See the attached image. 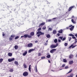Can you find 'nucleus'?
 <instances>
[{
    "instance_id": "nucleus-1",
    "label": "nucleus",
    "mask_w": 77,
    "mask_h": 77,
    "mask_svg": "<svg viewBox=\"0 0 77 77\" xmlns=\"http://www.w3.org/2000/svg\"><path fill=\"white\" fill-rule=\"evenodd\" d=\"M28 74H29V73H28V72H25L23 73V76H26L28 75Z\"/></svg>"
},
{
    "instance_id": "nucleus-5",
    "label": "nucleus",
    "mask_w": 77,
    "mask_h": 77,
    "mask_svg": "<svg viewBox=\"0 0 77 77\" xmlns=\"http://www.w3.org/2000/svg\"><path fill=\"white\" fill-rule=\"evenodd\" d=\"M14 60H15V58H13L12 59H8V60L9 62H12V61H14Z\"/></svg>"
},
{
    "instance_id": "nucleus-62",
    "label": "nucleus",
    "mask_w": 77,
    "mask_h": 77,
    "mask_svg": "<svg viewBox=\"0 0 77 77\" xmlns=\"http://www.w3.org/2000/svg\"><path fill=\"white\" fill-rule=\"evenodd\" d=\"M35 42L36 43V42H38V41H35Z\"/></svg>"
},
{
    "instance_id": "nucleus-36",
    "label": "nucleus",
    "mask_w": 77,
    "mask_h": 77,
    "mask_svg": "<svg viewBox=\"0 0 77 77\" xmlns=\"http://www.w3.org/2000/svg\"><path fill=\"white\" fill-rule=\"evenodd\" d=\"M69 36H72V37L73 36H74V35H73L72 34H69Z\"/></svg>"
},
{
    "instance_id": "nucleus-55",
    "label": "nucleus",
    "mask_w": 77,
    "mask_h": 77,
    "mask_svg": "<svg viewBox=\"0 0 77 77\" xmlns=\"http://www.w3.org/2000/svg\"><path fill=\"white\" fill-rule=\"evenodd\" d=\"M57 36H60V34H59V33H58V34H57Z\"/></svg>"
},
{
    "instance_id": "nucleus-50",
    "label": "nucleus",
    "mask_w": 77,
    "mask_h": 77,
    "mask_svg": "<svg viewBox=\"0 0 77 77\" xmlns=\"http://www.w3.org/2000/svg\"><path fill=\"white\" fill-rule=\"evenodd\" d=\"M48 22H50V21H51V19H49L48 20Z\"/></svg>"
},
{
    "instance_id": "nucleus-51",
    "label": "nucleus",
    "mask_w": 77,
    "mask_h": 77,
    "mask_svg": "<svg viewBox=\"0 0 77 77\" xmlns=\"http://www.w3.org/2000/svg\"><path fill=\"white\" fill-rule=\"evenodd\" d=\"M58 41L59 42H61V40H60V39H58Z\"/></svg>"
},
{
    "instance_id": "nucleus-54",
    "label": "nucleus",
    "mask_w": 77,
    "mask_h": 77,
    "mask_svg": "<svg viewBox=\"0 0 77 77\" xmlns=\"http://www.w3.org/2000/svg\"><path fill=\"white\" fill-rule=\"evenodd\" d=\"M40 35H41V34H38V35H37V36L38 37H39V36H40Z\"/></svg>"
},
{
    "instance_id": "nucleus-44",
    "label": "nucleus",
    "mask_w": 77,
    "mask_h": 77,
    "mask_svg": "<svg viewBox=\"0 0 77 77\" xmlns=\"http://www.w3.org/2000/svg\"><path fill=\"white\" fill-rule=\"evenodd\" d=\"M71 37H69V41H71Z\"/></svg>"
},
{
    "instance_id": "nucleus-8",
    "label": "nucleus",
    "mask_w": 77,
    "mask_h": 77,
    "mask_svg": "<svg viewBox=\"0 0 77 77\" xmlns=\"http://www.w3.org/2000/svg\"><path fill=\"white\" fill-rule=\"evenodd\" d=\"M27 36H28V35L25 34L23 36H21V38H23V37H24V38H27Z\"/></svg>"
},
{
    "instance_id": "nucleus-3",
    "label": "nucleus",
    "mask_w": 77,
    "mask_h": 77,
    "mask_svg": "<svg viewBox=\"0 0 77 77\" xmlns=\"http://www.w3.org/2000/svg\"><path fill=\"white\" fill-rule=\"evenodd\" d=\"M37 34H40L41 35H44V32H42L41 31H39L37 32Z\"/></svg>"
},
{
    "instance_id": "nucleus-22",
    "label": "nucleus",
    "mask_w": 77,
    "mask_h": 77,
    "mask_svg": "<svg viewBox=\"0 0 77 77\" xmlns=\"http://www.w3.org/2000/svg\"><path fill=\"white\" fill-rule=\"evenodd\" d=\"M72 69H70V70L69 71V72H68V73H67V74H69V73H70L71 72H72Z\"/></svg>"
},
{
    "instance_id": "nucleus-64",
    "label": "nucleus",
    "mask_w": 77,
    "mask_h": 77,
    "mask_svg": "<svg viewBox=\"0 0 77 77\" xmlns=\"http://www.w3.org/2000/svg\"><path fill=\"white\" fill-rule=\"evenodd\" d=\"M45 45H47V43H45Z\"/></svg>"
},
{
    "instance_id": "nucleus-43",
    "label": "nucleus",
    "mask_w": 77,
    "mask_h": 77,
    "mask_svg": "<svg viewBox=\"0 0 77 77\" xmlns=\"http://www.w3.org/2000/svg\"><path fill=\"white\" fill-rule=\"evenodd\" d=\"M52 30V29L51 28H49L48 29V30H50V31H51Z\"/></svg>"
},
{
    "instance_id": "nucleus-26",
    "label": "nucleus",
    "mask_w": 77,
    "mask_h": 77,
    "mask_svg": "<svg viewBox=\"0 0 77 77\" xmlns=\"http://www.w3.org/2000/svg\"><path fill=\"white\" fill-rule=\"evenodd\" d=\"M54 42H55V43H57V39H55L54 40Z\"/></svg>"
},
{
    "instance_id": "nucleus-23",
    "label": "nucleus",
    "mask_w": 77,
    "mask_h": 77,
    "mask_svg": "<svg viewBox=\"0 0 77 77\" xmlns=\"http://www.w3.org/2000/svg\"><path fill=\"white\" fill-rule=\"evenodd\" d=\"M18 46L17 45H15L14 46V48L15 49H18Z\"/></svg>"
},
{
    "instance_id": "nucleus-11",
    "label": "nucleus",
    "mask_w": 77,
    "mask_h": 77,
    "mask_svg": "<svg viewBox=\"0 0 77 77\" xmlns=\"http://www.w3.org/2000/svg\"><path fill=\"white\" fill-rule=\"evenodd\" d=\"M74 28V26H72V27L71 28L69 29L70 30H71V31H72Z\"/></svg>"
},
{
    "instance_id": "nucleus-15",
    "label": "nucleus",
    "mask_w": 77,
    "mask_h": 77,
    "mask_svg": "<svg viewBox=\"0 0 77 77\" xmlns=\"http://www.w3.org/2000/svg\"><path fill=\"white\" fill-rule=\"evenodd\" d=\"M35 35V33L34 32H32L30 34L31 36H33Z\"/></svg>"
},
{
    "instance_id": "nucleus-27",
    "label": "nucleus",
    "mask_w": 77,
    "mask_h": 77,
    "mask_svg": "<svg viewBox=\"0 0 77 77\" xmlns=\"http://www.w3.org/2000/svg\"><path fill=\"white\" fill-rule=\"evenodd\" d=\"M72 22L73 23H74V24H75V23H76V22H75L74 21V20L72 19Z\"/></svg>"
},
{
    "instance_id": "nucleus-4",
    "label": "nucleus",
    "mask_w": 77,
    "mask_h": 77,
    "mask_svg": "<svg viewBox=\"0 0 77 77\" xmlns=\"http://www.w3.org/2000/svg\"><path fill=\"white\" fill-rule=\"evenodd\" d=\"M77 46V45H75V46L73 45V44L72 45H70L69 47V48H75V47Z\"/></svg>"
},
{
    "instance_id": "nucleus-10",
    "label": "nucleus",
    "mask_w": 77,
    "mask_h": 77,
    "mask_svg": "<svg viewBox=\"0 0 77 77\" xmlns=\"http://www.w3.org/2000/svg\"><path fill=\"white\" fill-rule=\"evenodd\" d=\"M74 7H75V6H73L70 7L68 10V11H70L72 9L74 8Z\"/></svg>"
},
{
    "instance_id": "nucleus-47",
    "label": "nucleus",
    "mask_w": 77,
    "mask_h": 77,
    "mask_svg": "<svg viewBox=\"0 0 77 77\" xmlns=\"http://www.w3.org/2000/svg\"><path fill=\"white\" fill-rule=\"evenodd\" d=\"M41 30V28H40L38 30V31H40V30Z\"/></svg>"
},
{
    "instance_id": "nucleus-49",
    "label": "nucleus",
    "mask_w": 77,
    "mask_h": 77,
    "mask_svg": "<svg viewBox=\"0 0 77 77\" xmlns=\"http://www.w3.org/2000/svg\"><path fill=\"white\" fill-rule=\"evenodd\" d=\"M75 42L74 43H76V42H77V39L76 38H75Z\"/></svg>"
},
{
    "instance_id": "nucleus-30",
    "label": "nucleus",
    "mask_w": 77,
    "mask_h": 77,
    "mask_svg": "<svg viewBox=\"0 0 77 77\" xmlns=\"http://www.w3.org/2000/svg\"><path fill=\"white\" fill-rule=\"evenodd\" d=\"M13 71L14 70H13V69H11L9 70V72H13Z\"/></svg>"
},
{
    "instance_id": "nucleus-58",
    "label": "nucleus",
    "mask_w": 77,
    "mask_h": 77,
    "mask_svg": "<svg viewBox=\"0 0 77 77\" xmlns=\"http://www.w3.org/2000/svg\"><path fill=\"white\" fill-rule=\"evenodd\" d=\"M5 34H3L2 35L3 36H5Z\"/></svg>"
},
{
    "instance_id": "nucleus-59",
    "label": "nucleus",
    "mask_w": 77,
    "mask_h": 77,
    "mask_svg": "<svg viewBox=\"0 0 77 77\" xmlns=\"http://www.w3.org/2000/svg\"><path fill=\"white\" fill-rule=\"evenodd\" d=\"M69 29V27H67L66 28V29Z\"/></svg>"
},
{
    "instance_id": "nucleus-48",
    "label": "nucleus",
    "mask_w": 77,
    "mask_h": 77,
    "mask_svg": "<svg viewBox=\"0 0 77 77\" xmlns=\"http://www.w3.org/2000/svg\"><path fill=\"white\" fill-rule=\"evenodd\" d=\"M45 57H41V59H45Z\"/></svg>"
},
{
    "instance_id": "nucleus-37",
    "label": "nucleus",
    "mask_w": 77,
    "mask_h": 77,
    "mask_svg": "<svg viewBox=\"0 0 77 77\" xmlns=\"http://www.w3.org/2000/svg\"><path fill=\"white\" fill-rule=\"evenodd\" d=\"M59 38H60L61 39V40H62V39L63 38V37H60Z\"/></svg>"
},
{
    "instance_id": "nucleus-33",
    "label": "nucleus",
    "mask_w": 77,
    "mask_h": 77,
    "mask_svg": "<svg viewBox=\"0 0 77 77\" xmlns=\"http://www.w3.org/2000/svg\"><path fill=\"white\" fill-rule=\"evenodd\" d=\"M38 56H42V54H41V53H39L38 54Z\"/></svg>"
},
{
    "instance_id": "nucleus-6",
    "label": "nucleus",
    "mask_w": 77,
    "mask_h": 77,
    "mask_svg": "<svg viewBox=\"0 0 77 77\" xmlns=\"http://www.w3.org/2000/svg\"><path fill=\"white\" fill-rule=\"evenodd\" d=\"M56 45H51L50 48H56Z\"/></svg>"
},
{
    "instance_id": "nucleus-57",
    "label": "nucleus",
    "mask_w": 77,
    "mask_h": 77,
    "mask_svg": "<svg viewBox=\"0 0 77 77\" xmlns=\"http://www.w3.org/2000/svg\"><path fill=\"white\" fill-rule=\"evenodd\" d=\"M57 18H53L52 20H55V19H56Z\"/></svg>"
},
{
    "instance_id": "nucleus-25",
    "label": "nucleus",
    "mask_w": 77,
    "mask_h": 77,
    "mask_svg": "<svg viewBox=\"0 0 77 77\" xmlns=\"http://www.w3.org/2000/svg\"><path fill=\"white\" fill-rule=\"evenodd\" d=\"M72 57H73V55H70L69 56V58H70V59H71V58Z\"/></svg>"
},
{
    "instance_id": "nucleus-24",
    "label": "nucleus",
    "mask_w": 77,
    "mask_h": 77,
    "mask_svg": "<svg viewBox=\"0 0 77 77\" xmlns=\"http://www.w3.org/2000/svg\"><path fill=\"white\" fill-rule=\"evenodd\" d=\"M8 55L9 56H12V54L11 53H8Z\"/></svg>"
},
{
    "instance_id": "nucleus-40",
    "label": "nucleus",
    "mask_w": 77,
    "mask_h": 77,
    "mask_svg": "<svg viewBox=\"0 0 77 77\" xmlns=\"http://www.w3.org/2000/svg\"><path fill=\"white\" fill-rule=\"evenodd\" d=\"M65 64H63L62 66V67L63 68V67H65Z\"/></svg>"
},
{
    "instance_id": "nucleus-14",
    "label": "nucleus",
    "mask_w": 77,
    "mask_h": 77,
    "mask_svg": "<svg viewBox=\"0 0 77 77\" xmlns=\"http://www.w3.org/2000/svg\"><path fill=\"white\" fill-rule=\"evenodd\" d=\"M58 33H63V30L62 29H60L58 31Z\"/></svg>"
},
{
    "instance_id": "nucleus-17",
    "label": "nucleus",
    "mask_w": 77,
    "mask_h": 77,
    "mask_svg": "<svg viewBox=\"0 0 77 77\" xmlns=\"http://www.w3.org/2000/svg\"><path fill=\"white\" fill-rule=\"evenodd\" d=\"M45 22L41 23L39 25V27H40L41 26H43V25H44V24H45Z\"/></svg>"
},
{
    "instance_id": "nucleus-32",
    "label": "nucleus",
    "mask_w": 77,
    "mask_h": 77,
    "mask_svg": "<svg viewBox=\"0 0 77 77\" xmlns=\"http://www.w3.org/2000/svg\"><path fill=\"white\" fill-rule=\"evenodd\" d=\"M70 76L71 77H73V76H74V74L72 73L70 74Z\"/></svg>"
},
{
    "instance_id": "nucleus-31",
    "label": "nucleus",
    "mask_w": 77,
    "mask_h": 77,
    "mask_svg": "<svg viewBox=\"0 0 77 77\" xmlns=\"http://www.w3.org/2000/svg\"><path fill=\"white\" fill-rule=\"evenodd\" d=\"M3 59L2 58H1L0 59V63H2V62L3 61Z\"/></svg>"
},
{
    "instance_id": "nucleus-45",
    "label": "nucleus",
    "mask_w": 77,
    "mask_h": 77,
    "mask_svg": "<svg viewBox=\"0 0 77 77\" xmlns=\"http://www.w3.org/2000/svg\"><path fill=\"white\" fill-rule=\"evenodd\" d=\"M65 69H68V66H66L65 67Z\"/></svg>"
},
{
    "instance_id": "nucleus-63",
    "label": "nucleus",
    "mask_w": 77,
    "mask_h": 77,
    "mask_svg": "<svg viewBox=\"0 0 77 77\" xmlns=\"http://www.w3.org/2000/svg\"><path fill=\"white\" fill-rule=\"evenodd\" d=\"M76 57H77V54L76 55Z\"/></svg>"
},
{
    "instance_id": "nucleus-34",
    "label": "nucleus",
    "mask_w": 77,
    "mask_h": 77,
    "mask_svg": "<svg viewBox=\"0 0 77 77\" xmlns=\"http://www.w3.org/2000/svg\"><path fill=\"white\" fill-rule=\"evenodd\" d=\"M14 63L16 64V65H18V62L17 61L14 62Z\"/></svg>"
},
{
    "instance_id": "nucleus-52",
    "label": "nucleus",
    "mask_w": 77,
    "mask_h": 77,
    "mask_svg": "<svg viewBox=\"0 0 77 77\" xmlns=\"http://www.w3.org/2000/svg\"><path fill=\"white\" fill-rule=\"evenodd\" d=\"M55 46H56V47H57V46H58V44L57 43L56 45H55Z\"/></svg>"
},
{
    "instance_id": "nucleus-20",
    "label": "nucleus",
    "mask_w": 77,
    "mask_h": 77,
    "mask_svg": "<svg viewBox=\"0 0 77 77\" xmlns=\"http://www.w3.org/2000/svg\"><path fill=\"white\" fill-rule=\"evenodd\" d=\"M56 32H57L56 30H54L53 32V34H56Z\"/></svg>"
},
{
    "instance_id": "nucleus-16",
    "label": "nucleus",
    "mask_w": 77,
    "mask_h": 77,
    "mask_svg": "<svg viewBox=\"0 0 77 77\" xmlns=\"http://www.w3.org/2000/svg\"><path fill=\"white\" fill-rule=\"evenodd\" d=\"M35 72H38V69H37V67H36V66L35 67Z\"/></svg>"
},
{
    "instance_id": "nucleus-12",
    "label": "nucleus",
    "mask_w": 77,
    "mask_h": 77,
    "mask_svg": "<svg viewBox=\"0 0 77 77\" xmlns=\"http://www.w3.org/2000/svg\"><path fill=\"white\" fill-rule=\"evenodd\" d=\"M27 53V51H26L24 52L23 54V56H26Z\"/></svg>"
},
{
    "instance_id": "nucleus-42",
    "label": "nucleus",
    "mask_w": 77,
    "mask_h": 77,
    "mask_svg": "<svg viewBox=\"0 0 77 77\" xmlns=\"http://www.w3.org/2000/svg\"><path fill=\"white\" fill-rule=\"evenodd\" d=\"M46 29V26H45V27H43L42 28V29L43 30H45V29Z\"/></svg>"
},
{
    "instance_id": "nucleus-9",
    "label": "nucleus",
    "mask_w": 77,
    "mask_h": 77,
    "mask_svg": "<svg viewBox=\"0 0 77 77\" xmlns=\"http://www.w3.org/2000/svg\"><path fill=\"white\" fill-rule=\"evenodd\" d=\"M33 46V44L32 43H29L28 45V47H32Z\"/></svg>"
},
{
    "instance_id": "nucleus-60",
    "label": "nucleus",
    "mask_w": 77,
    "mask_h": 77,
    "mask_svg": "<svg viewBox=\"0 0 77 77\" xmlns=\"http://www.w3.org/2000/svg\"><path fill=\"white\" fill-rule=\"evenodd\" d=\"M48 62H49V63H50V61L49 60H48Z\"/></svg>"
},
{
    "instance_id": "nucleus-53",
    "label": "nucleus",
    "mask_w": 77,
    "mask_h": 77,
    "mask_svg": "<svg viewBox=\"0 0 77 77\" xmlns=\"http://www.w3.org/2000/svg\"><path fill=\"white\" fill-rule=\"evenodd\" d=\"M27 37H28V38H31V36L30 35H28Z\"/></svg>"
},
{
    "instance_id": "nucleus-41",
    "label": "nucleus",
    "mask_w": 77,
    "mask_h": 77,
    "mask_svg": "<svg viewBox=\"0 0 77 77\" xmlns=\"http://www.w3.org/2000/svg\"><path fill=\"white\" fill-rule=\"evenodd\" d=\"M67 45H68V43H65L64 44V46H67Z\"/></svg>"
},
{
    "instance_id": "nucleus-7",
    "label": "nucleus",
    "mask_w": 77,
    "mask_h": 77,
    "mask_svg": "<svg viewBox=\"0 0 77 77\" xmlns=\"http://www.w3.org/2000/svg\"><path fill=\"white\" fill-rule=\"evenodd\" d=\"M56 50V49H53L50 51V52L51 53H54V51Z\"/></svg>"
},
{
    "instance_id": "nucleus-39",
    "label": "nucleus",
    "mask_w": 77,
    "mask_h": 77,
    "mask_svg": "<svg viewBox=\"0 0 77 77\" xmlns=\"http://www.w3.org/2000/svg\"><path fill=\"white\" fill-rule=\"evenodd\" d=\"M63 61L64 62H66V60L65 59H64L63 60Z\"/></svg>"
},
{
    "instance_id": "nucleus-21",
    "label": "nucleus",
    "mask_w": 77,
    "mask_h": 77,
    "mask_svg": "<svg viewBox=\"0 0 77 77\" xmlns=\"http://www.w3.org/2000/svg\"><path fill=\"white\" fill-rule=\"evenodd\" d=\"M33 49H30L28 51V52L30 53L31 52V51H33Z\"/></svg>"
},
{
    "instance_id": "nucleus-38",
    "label": "nucleus",
    "mask_w": 77,
    "mask_h": 77,
    "mask_svg": "<svg viewBox=\"0 0 77 77\" xmlns=\"http://www.w3.org/2000/svg\"><path fill=\"white\" fill-rule=\"evenodd\" d=\"M72 38H73V39H76V38H75V37L74 36V35L72 36Z\"/></svg>"
},
{
    "instance_id": "nucleus-35",
    "label": "nucleus",
    "mask_w": 77,
    "mask_h": 77,
    "mask_svg": "<svg viewBox=\"0 0 77 77\" xmlns=\"http://www.w3.org/2000/svg\"><path fill=\"white\" fill-rule=\"evenodd\" d=\"M65 39H66V38L64 37L63 38V39H62V41H65Z\"/></svg>"
},
{
    "instance_id": "nucleus-46",
    "label": "nucleus",
    "mask_w": 77,
    "mask_h": 77,
    "mask_svg": "<svg viewBox=\"0 0 77 77\" xmlns=\"http://www.w3.org/2000/svg\"><path fill=\"white\" fill-rule=\"evenodd\" d=\"M19 38V37L18 36H17L15 38V39H18Z\"/></svg>"
},
{
    "instance_id": "nucleus-61",
    "label": "nucleus",
    "mask_w": 77,
    "mask_h": 77,
    "mask_svg": "<svg viewBox=\"0 0 77 77\" xmlns=\"http://www.w3.org/2000/svg\"><path fill=\"white\" fill-rule=\"evenodd\" d=\"M67 77H72L70 75V76H68Z\"/></svg>"
},
{
    "instance_id": "nucleus-2",
    "label": "nucleus",
    "mask_w": 77,
    "mask_h": 77,
    "mask_svg": "<svg viewBox=\"0 0 77 77\" xmlns=\"http://www.w3.org/2000/svg\"><path fill=\"white\" fill-rule=\"evenodd\" d=\"M15 35H11V36L9 38L10 41H11L14 39V38L15 37Z\"/></svg>"
},
{
    "instance_id": "nucleus-18",
    "label": "nucleus",
    "mask_w": 77,
    "mask_h": 77,
    "mask_svg": "<svg viewBox=\"0 0 77 77\" xmlns=\"http://www.w3.org/2000/svg\"><path fill=\"white\" fill-rule=\"evenodd\" d=\"M69 63L70 64V65H72V63H73V61H70Z\"/></svg>"
},
{
    "instance_id": "nucleus-19",
    "label": "nucleus",
    "mask_w": 77,
    "mask_h": 77,
    "mask_svg": "<svg viewBox=\"0 0 77 77\" xmlns=\"http://www.w3.org/2000/svg\"><path fill=\"white\" fill-rule=\"evenodd\" d=\"M23 66L24 68H27V65L25 63L23 64Z\"/></svg>"
},
{
    "instance_id": "nucleus-13",
    "label": "nucleus",
    "mask_w": 77,
    "mask_h": 77,
    "mask_svg": "<svg viewBox=\"0 0 77 77\" xmlns=\"http://www.w3.org/2000/svg\"><path fill=\"white\" fill-rule=\"evenodd\" d=\"M29 72H31V65H30L29 66Z\"/></svg>"
},
{
    "instance_id": "nucleus-56",
    "label": "nucleus",
    "mask_w": 77,
    "mask_h": 77,
    "mask_svg": "<svg viewBox=\"0 0 77 77\" xmlns=\"http://www.w3.org/2000/svg\"><path fill=\"white\" fill-rule=\"evenodd\" d=\"M72 26V25H70L69 26V27H71V26Z\"/></svg>"
},
{
    "instance_id": "nucleus-29",
    "label": "nucleus",
    "mask_w": 77,
    "mask_h": 77,
    "mask_svg": "<svg viewBox=\"0 0 77 77\" xmlns=\"http://www.w3.org/2000/svg\"><path fill=\"white\" fill-rule=\"evenodd\" d=\"M46 37L48 38H49L50 37V35L49 34H48L47 35H46Z\"/></svg>"
},
{
    "instance_id": "nucleus-28",
    "label": "nucleus",
    "mask_w": 77,
    "mask_h": 77,
    "mask_svg": "<svg viewBox=\"0 0 77 77\" xmlns=\"http://www.w3.org/2000/svg\"><path fill=\"white\" fill-rule=\"evenodd\" d=\"M50 57H51V56L50 55V54L48 55L46 57L47 58H50Z\"/></svg>"
}]
</instances>
